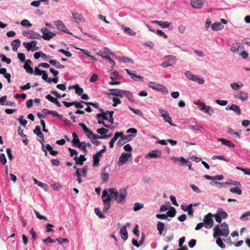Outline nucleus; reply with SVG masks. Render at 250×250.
<instances>
[{"instance_id":"obj_1","label":"nucleus","mask_w":250,"mask_h":250,"mask_svg":"<svg viewBox=\"0 0 250 250\" xmlns=\"http://www.w3.org/2000/svg\"><path fill=\"white\" fill-rule=\"evenodd\" d=\"M125 189H121L118 192L115 188H110L107 190L104 189L103 191L102 196L104 208L103 212H106L110 207V202L112 199L116 200L118 203L123 201L125 198Z\"/></svg>"},{"instance_id":"obj_2","label":"nucleus","mask_w":250,"mask_h":250,"mask_svg":"<svg viewBox=\"0 0 250 250\" xmlns=\"http://www.w3.org/2000/svg\"><path fill=\"white\" fill-rule=\"evenodd\" d=\"M213 237L217 238L220 236L227 237L229 234V228L226 222L217 225L213 228Z\"/></svg>"},{"instance_id":"obj_3","label":"nucleus","mask_w":250,"mask_h":250,"mask_svg":"<svg viewBox=\"0 0 250 250\" xmlns=\"http://www.w3.org/2000/svg\"><path fill=\"white\" fill-rule=\"evenodd\" d=\"M165 61L161 63L162 67H167V66H172L176 64V57L173 55H168L165 57Z\"/></svg>"},{"instance_id":"obj_4","label":"nucleus","mask_w":250,"mask_h":250,"mask_svg":"<svg viewBox=\"0 0 250 250\" xmlns=\"http://www.w3.org/2000/svg\"><path fill=\"white\" fill-rule=\"evenodd\" d=\"M148 86L154 90L161 91L163 93H168V90L166 87L162 84L157 83L155 82H149Z\"/></svg>"},{"instance_id":"obj_5","label":"nucleus","mask_w":250,"mask_h":250,"mask_svg":"<svg viewBox=\"0 0 250 250\" xmlns=\"http://www.w3.org/2000/svg\"><path fill=\"white\" fill-rule=\"evenodd\" d=\"M213 214L211 213H208L204 217V223L205 227L207 229H211L213 226L214 221L212 219Z\"/></svg>"},{"instance_id":"obj_6","label":"nucleus","mask_w":250,"mask_h":250,"mask_svg":"<svg viewBox=\"0 0 250 250\" xmlns=\"http://www.w3.org/2000/svg\"><path fill=\"white\" fill-rule=\"evenodd\" d=\"M41 32L42 33V38L45 40L49 41L56 36V34L51 32L48 28L43 27L41 29Z\"/></svg>"},{"instance_id":"obj_7","label":"nucleus","mask_w":250,"mask_h":250,"mask_svg":"<svg viewBox=\"0 0 250 250\" xmlns=\"http://www.w3.org/2000/svg\"><path fill=\"white\" fill-rule=\"evenodd\" d=\"M22 34L28 39H41L42 38V36L40 34L33 30L23 31Z\"/></svg>"},{"instance_id":"obj_8","label":"nucleus","mask_w":250,"mask_h":250,"mask_svg":"<svg viewBox=\"0 0 250 250\" xmlns=\"http://www.w3.org/2000/svg\"><path fill=\"white\" fill-rule=\"evenodd\" d=\"M37 44V41L33 40L31 42H24L23 45L27 49V51L31 50L32 51L37 50L39 49L38 47H36Z\"/></svg>"},{"instance_id":"obj_9","label":"nucleus","mask_w":250,"mask_h":250,"mask_svg":"<svg viewBox=\"0 0 250 250\" xmlns=\"http://www.w3.org/2000/svg\"><path fill=\"white\" fill-rule=\"evenodd\" d=\"M55 23L57 28L59 30L62 31L64 33H66L70 35H72V33L69 31V30L66 28V26L61 21H55Z\"/></svg>"},{"instance_id":"obj_10","label":"nucleus","mask_w":250,"mask_h":250,"mask_svg":"<svg viewBox=\"0 0 250 250\" xmlns=\"http://www.w3.org/2000/svg\"><path fill=\"white\" fill-rule=\"evenodd\" d=\"M199 106L201 110L210 115H212L214 113V110L211 107L206 106L203 103H201L199 104Z\"/></svg>"},{"instance_id":"obj_11","label":"nucleus","mask_w":250,"mask_h":250,"mask_svg":"<svg viewBox=\"0 0 250 250\" xmlns=\"http://www.w3.org/2000/svg\"><path fill=\"white\" fill-rule=\"evenodd\" d=\"M152 23H156L158 25L160 26L162 28H168L170 29H172V24L171 22H168L167 21H151Z\"/></svg>"},{"instance_id":"obj_12","label":"nucleus","mask_w":250,"mask_h":250,"mask_svg":"<svg viewBox=\"0 0 250 250\" xmlns=\"http://www.w3.org/2000/svg\"><path fill=\"white\" fill-rule=\"evenodd\" d=\"M218 141L221 142L222 145L227 146L230 148H234L235 146V145L232 142L224 138H219L218 139Z\"/></svg>"},{"instance_id":"obj_13","label":"nucleus","mask_w":250,"mask_h":250,"mask_svg":"<svg viewBox=\"0 0 250 250\" xmlns=\"http://www.w3.org/2000/svg\"><path fill=\"white\" fill-rule=\"evenodd\" d=\"M73 18L75 20V22H78L79 21L81 22H84V18L82 14L72 12Z\"/></svg>"},{"instance_id":"obj_14","label":"nucleus","mask_w":250,"mask_h":250,"mask_svg":"<svg viewBox=\"0 0 250 250\" xmlns=\"http://www.w3.org/2000/svg\"><path fill=\"white\" fill-rule=\"evenodd\" d=\"M148 155L150 158H160L162 156V152L158 150H154L150 151Z\"/></svg>"},{"instance_id":"obj_15","label":"nucleus","mask_w":250,"mask_h":250,"mask_svg":"<svg viewBox=\"0 0 250 250\" xmlns=\"http://www.w3.org/2000/svg\"><path fill=\"white\" fill-rule=\"evenodd\" d=\"M32 63V62L30 60H27L24 65V68L26 70V71L27 73L30 74H33L34 72L33 69L31 66H30V64Z\"/></svg>"},{"instance_id":"obj_16","label":"nucleus","mask_w":250,"mask_h":250,"mask_svg":"<svg viewBox=\"0 0 250 250\" xmlns=\"http://www.w3.org/2000/svg\"><path fill=\"white\" fill-rule=\"evenodd\" d=\"M161 116L164 118L165 122H168L171 125L176 126V125L172 123L171 117L170 116L168 112H165V114H162Z\"/></svg>"},{"instance_id":"obj_17","label":"nucleus","mask_w":250,"mask_h":250,"mask_svg":"<svg viewBox=\"0 0 250 250\" xmlns=\"http://www.w3.org/2000/svg\"><path fill=\"white\" fill-rule=\"evenodd\" d=\"M123 135V132H117L115 133L113 138L110 140L109 142V146L111 148L113 147L115 142L117 140L119 136H122Z\"/></svg>"},{"instance_id":"obj_18","label":"nucleus","mask_w":250,"mask_h":250,"mask_svg":"<svg viewBox=\"0 0 250 250\" xmlns=\"http://www.w3.org/2000/svg\"><path fill=\"white\" fill-rule=\"evenodd\" d=\"M37 136L40 138V139L39 140V141L42 144V150L45 153V155L47 156V152L44 148V145L43 143L44 142V137L43 134L41 132L40 134L37 135Z\"/></svg>"},{"instance_id":"obj_19","label":"nucleus","mask_w":250,"mask_h":250,"mask_svg":"<svg viewBox=\"0 0 250 250\" xmlns=\"http://www.w3.org/2000/svg\"><path fill=\"white\" fill-rule=\"evenodd\" d=\"M192 6L195 8H200L203 3L202 0H190Z\"/></svg>"},{"instance_id":"obj_20","label":"nucleus","mask_w":250,"mask_h":250,"mask_svg":"<svg viewBox=\"0 0 250 250\" xmlns=\"http://www.w3.org/2000/svg\"><path fill=\"white\" fill-rule=\"evenodd\" d=\"M102 156L101 154H100L99 153H96L93 156V167H97L99 165L100 162V158Z\"/></svg>"},{"instance_id":"obj_21","label":"nucleus","mask_w":250,"mask_h":250,"mask_svg":"<svg viewBox=\"0 0 250 250\" xmlns=\"http://www.w3.org/2000/svg\"><path fill=\"white\" fill-rule=\"evenodd\" d=\"M126 72L130 76L132 79H135L137 78L140 79L141 81H143V77L141 75H136L135 71H130L129 70L126 69Z\"/></svg>"},{"instance_id":"obj_22","label":"nucleus","mask_w":250,"mask_h":250,"mask_svg":"<svg viewBox=\"0 0 250 250\" xmlns=\"http://www.w3.org/2000/svg\"><path fill=\"white\" fill-rule=\"evenodd\" d=\"M74 159L76 161V164L80 165H83V161L86 160V158L83 155H81L79 158L75 156Z\"/></svg>"},{"instance_id":"obj_23","label":"nucleus","mask_w":250,"mask_h":250,"mask_svg":"<svg viewBox=\"0 0 250 250\" xmlns=\"http://www.w3.org/2000/svg\"><path fill=\"white\" fill-rule=\"evenodd\" d=\"M240 48L244 49L243 46H241L240 43H236L233 44L230 48V50L233 52H237L239 53V50Z\"/></svg>"},{"instance_id":"obj_24","label":"nucleus","mask_w":250,"mask_h":250,"mask_svg":"<svg viewBox=\"0 0 250 250\" xmlns=\"http://www.w3.org/2000/svg\"><path fill=\"white\" fill-rule=\"evenodd\" d=\"M229 109L233 111L237 115H240L241 113V110L240 109L239 106L236 104H232L229 107Z\"/></svg>"},{"instance_id":"obj_25","label":"nucleus","mask_w":250,"mask_h":250,"mask_svg":"<svg viewBox=\"0 0 250 250\" xmlns=\"http://www.w3.org/2000/svg\"><path fill=\"white\" fill-rule=\"evenodd\" d=\"M11 44L13 51H17L18 48L20 46L21 41L19 39L15 40L11 42Z\"/></svg>"},{"instance_id":"obj_26","label":"nucleus","mask_w":250,"mask_h":250,"mask_svg":"<svg viewBox=\"0 0 250 250\" xmlns=\"http://www.w3.org/2000/svg\"><path fill=\"white\" fill-rule=\"evenodd\" d=\"M49 62L52 65L55 66L58 69L63 68L64 66L61 64L60 63L56 60H50L49 61Z\"/></svg>"},{"instance_id":"obj_27","label":"nucleus","mask_w":250,"mask_h":250,"mask_svg":"<svg viewBox=\"0 0 250 250\" xmlns=\"http://www.w3.org/2000/svg\"><path fill=\"white\" fill-rule=\"evenodd\" d=\"M223 25L220 22H214L211 25V29L214 31L221 30L223 28Z\"/></svg>"},{"instance_id":"obj_28","label":"nucleus","mask_w":250,"mask_h":250,"mask_svg":"<svg viewBox=\"0 0 250 250\" xmlns=\"http://www.w3.org/2000/svg\"><path fill=\"white\" fill-rule=\"evenodd\" d=\"M230 86L233 89L237 90L242 87L243 86V84L242 82H239L238 83H231Z\"/></svg>"},{"instance_id":"obj_29","label":"nucleus","mask_w":250,"mask_h":250,"mask_svg":"<svg viewBox=\"0 0 250 250\" xmlns=\"http://www.w3.org/2000/svg\"><path fill=\"white\" fill-rule=\"evenodd\" d=\"M217 213L222 219H226L228 217V215L225 211H223L222 208H219L217 210Z\"/></svg>"},{"instance_id":"obj_30","label":"nucleus","mask_w":250,"mask_h":250,"mask_svg":"<svg viewBox=\"0 0 250 250\" xmlns=\"http://www.w3.org/2000/svg\"><path fill=\"white\" fill-rule=\"evenodd\" d=\"M210 184L212 186L215 185L217 187H218L219 188L225 187L226 185H228V182L222 183V182H217V181L211 182L210 183Z\"/></svg>"},{"instance_id":"obj_31","label":"nucleus","mask_w":250,"mask_h":250,"mask_svg":"<svg viewBox=\"0 0 250 250\" xmlns=\"http://www.w3.org/2000/svg\"><path fill=\"white\" fill-rule=\"evenodd\" d=\"M190 80L197 82L198 83L201 84L204 83L205 80L203 78H200L197 76L193 75Z\"/></svg>"},{"instance_id":"obj_32","label":"nucleus","mask_w":250,"mask_h":250,"mask_svg":"<svg viewBox=\"0 0 250 250\" xmlns=\"http://www.w3.org/2000/svg\"><path fill=\"white\" fill-rule=\"evenodd\" d=\"M237 97L243 101H245L248 99V94L243 91H241L238 94Z\"/></svg>"},{"instance_id":"obj_33","label":"nucleus","mask_w":250,"mask_h":250,"mask_svg":"<svg viewBox=\"0 0 250 250\" xmlns=\"http://www.w3.org/2000/svg\"><path fill=\"white\" fill-rule=\"evenodd\" d=\"M73 89H75V93L80 96L82 95V93L83 92V89L80 87L78 84L73 85Z\"/></svg>"},{"instance_id":"obj_34","label":"nucleus","mask_w":250,"mask_h":250,"mask_svg":"<svg viewBox=\"0 0 250 250\" xmlns=\"http://www.w3.org/2000/svg\"><path fill=\"white\" fill-rule=\"evenodd\" d=\"M157 229L160 234H162L165 229V224L164 223L159 221L157 224Z\"/></svg>"},{"instance_id":"obj_35","label":"nucleus","mask_w":250,"mask_h":250,"mask_svg":"<svg viewBox=\"0 0 250 250\" xmlns=\"http://www.w3.org/2000/svg\"><path fill=\"white\" fill-rule=\"evenodd\" d=\"M176 213V209L173 207H170V209L167 212V217H173Z\"/></svg>"},{"instance_id":"obj_36","label":"nucleus","mask_w":250,"mask_h":250,"mask_svg":"<svg viewBox=\"0 0 250 250\" xmlns=\"http://www.w3.org/2000/svg\"><path fill=\"white\" fill-rule=\"evenodd\" d=\"M125 163V152L122 153L121 156L119 158L118 161L117 165L120 167L123 166Z\"/></svg>"},{"instance_id":"obj_37","label":"nucleus","mask_w":250,"mask_h":250,"mask_svg":"<svg viewBox=\"0 0 250 250\" xmlns=\"http://www.w3.org/2000/svg\"><path fill=\"white\" fill-rule=\"evenodd\" d=\"M227 132L230 135H235L237 136L238 138H240V134L241 132V130L239 131H234L232 128H228L227 130Z\"/></svg>"},{"instance_id":"obj_38","label":"nucleus","mask_w":250,"mask_h":250,"mask_svg":"<svg viewBox=\"0 0 250 250\" xmlns=\"http://www.w3.org/2000/svg\"><path fill=\"white\" fill-rule=\"evenodd\" d=\"M229 191L232 193H236L238 195H241L242 193L241 189L239 187L232 188L229 189Z\"/></svg>"},{"instance_id":"obj_39","label":"nucleus","mask_w":250,"mask_h":250,"mask_svg":"<svg viewBox=\"0 0 250 250\" xmlns=\"http://www.w3.org/2000/svg\"><path fill=\"white\" fill-rule=\"evenodd\" d=\"M172 160L174 162H181L183 164H186V163H187L188 160H186L184 157H181L180 158H178L176 157H172Z\"/></svg>"},{"instance_id":"obj_40","label":"nucleus","mask_w":250,"mask_h":250,"mask_svg":"<svg viewBox=\"0 0 250 250\" xmlns=\"http://www.w3.org/2000/svg\"><path fill=\"white\" fill-rule=\"evenodd\" d=\"M97 54L101 56L103 58L105 59L106 60L110 59V56L106 52L104 51H99Z\"/></svg>"},{"instance_id":"obj_41","label":"nucleus","mask_w":250,"mask_h":250,"mask_svg":"<svg viewBox=\"0 0 250 250\" xmlns=\"http://www.w3.org/2000/svg\"><path fill=\"white\" fill-rule=\"evenodd\" d=\"M72 143L73 145L75 146H77L78 147H82V142H80L79 138H78V139H73Z\"/></svg>"},{"instance_id":"obj_42","label":"nucleus","mask_w":250,"mask_h":250,"mask_svg":"<svg viewBox=\"0 0 250 250\" xmlns=\"http://www.w3.org/2000/svg\"><path fill=\"white\" fill-rule=\"evenodd\" d=\"M105 170V168H104L103 170V172L102 173L101 176L102 178V180L103 182H106L109 178V174L107 173H104V172Z\"/></svg>"},{"instance_id":"obj_43","label":"nucleus","mask_w":250,"mask_h":250,"mask_svg":"<svg viewBox=\"0 0 250 250\" xmlns=\"http://www.w3.org/2000/svg\"><path fill=\"white\" fill-rule=\"evenodd\" d=\"M192 204H190L189 205L187 208V209H185L183 208V206H182V208L183 210H184L185 211L186 210H187L188 212V214L189 215H193V210L192 208Z\"/></svg>"},{"instance_id":"obj_44","label":"nucleus","mask_w":250,"mask_h":250,"mask_svg":"<svg viewBox=\"0 0 250 250\" xmlns=\"http://www.w3.org/2000/svg\"><path fill=\"white\" fill-rule=\"evenodd\" d=\"M33 180H34V183L38 185V186H40V187H42V188H43L44 189L45 188H47V186L46 184H44V183H42V182L37 180L36 178H33Z\"/></svg>"},{"instance_id":"obj_45","label":"nucleus","mask_w":250,"mask_h":250,"mask_svg":"<svg viewBox=\"0 0 250 250\" xmlns=\"http://www.w3.org/2000/svg\"><path fill=\"white\" fill-rule=\"evenodd\" d=\"M144 208L143 204H140L139 203H136L134 204L133 210L137 211Z\"/></svg>"},{"instance_id":"obj_46","label":"nucleus","mask_w":250,"mask_h":250,"mask_svg":"<svg viewBox=\"0 0 250 250\" xmlns=\"http://www.w3.org/2000/svg\"><path fill=\"white\" fill-rule=\"evenodd\" d=\"M0 57L1 58V61L3 62H5L7 64H10L11 62V59L6 58L5 55L3 54H0Z\"/></svg>"},{"instance_id":"obj_47","label":"nucleus","mask_w":250,"mask_h":250,"mask_svg":"<svg viewBox=\"0 0 250 250\" xmlns=\"http://www.w3.org/2000/svg\"><path fill=\"white\" fill-rule=\"evenodd\" d=\"M80 169L77 168V170L75 172V176L77 177V181L79 183H81L82 182V179L81 178V174L80 172Z\"/></svg>"},{"instance_id":"obj_48","label":"nucleus","mask_w":250,"mask_h":250,"mask_svg":"<svg viewBox=\"0 0 250 250\" xmlns=\"http://www.w3.org/2000/svg\"><path fill=\"white\" fill-rule=\"evenodd\" d=\"M94 212L95 214L100 218H105V216L101 212L100 209L99 208H95L94 209Z\"/></svg>"},{"instance_id":"obj_49","label":"nucleus","mask_w":250,"mask_h":250,"mask_svg":"<svg viewBox=\"0 0 250 250\" xmlns=\"http://www.w3.org/2000/svg\"><path fill=\"white\" fill-rule=\"evenodd\" d=\"M110 92L108 94V95L119 96L120 95L121 91L118 89H110Z\"/></svg>"},{"instance_id":"obj_50","label":"nucleus","mask_w":250,"mask_h":250,"mask_svg":"<svg viewBox=\"0 0 250 250\" xmlns=\"http://www.w3.org/2000/svg\"><path fill=\"white\" fill-rule=\"evenodd\" d=\"M97 132L99 134L103 135H104V134L108 133V130L103 127V128H100L97 129Z\"/></svg>"},{"instance_id":"obj_51","label":"nucleus","mask_w":250,"mask_h":250,"mask_svg":"<svg viewBox=\"0 0 250 250\" xmlns=\"http://www.w3.org/2000/svg\"><path fill=\"white\" fill-rule=\"evenodd\" d=\"M216 244L221 248H225V245L223 242L222 239L219 238V237H217L216 239Z\"/></svg>"},{"instance_id":"obj_52","label":"nucleus","mask_w":250,"mask_h":250,"mask_svg":"<svg viewBox=\"0 0 250 250\" xmlns=\"http://www.w3.org/2000/svg\"><path fill=\"white\" fill-rule=\"evenodd\" d=\"M34 213H35V214H36V217H37L38 219H41V220H42H42H44L46 221H48L47 218V217H45V216H43V215H41V214L39 213V212L38 211H37V210H34Z\"/></svg>"},{"instance_id":"obj_53","label":"nucleus","mask_w":250,"mask_h":250,"mask_svg":"<svg viewBox=\"0 0 250 250\" xmlns=\"http://www.w3.org/2000/svg\"><path fill=\"white\" fill-rule=\"evenodd\" d=\"M21 24V25L25 27H31L32 26V24L30 23L29 21L27 20H22Z\"/></svg>"},{"instance_id":"obj_54","label":"nucleus","mask_w":250,"mask_h":250,"mask_svg":"<svg viewBox=\"0 0 250 250\" xmlns=\"http://www.w3.org/2000/svg\"><path fill=\"white\" fill-rule=\"evenodd\" d=\"M58 51L63 54L65 56H66L67 57H71L72 56V54L71 52L68 51H65L63 49H60L58 50Z\"/></svg>"},{"instance_id":"obj_55","label":"nucleus","mask_w":250,"mask_h":250,"mask_svg":"<svg viewBox=\"0 0 250 250\" xmlns=\"http://www.w3.org/2000/svg\"><path fill=\"white\" fill-rule=\"evenodd\" d=\"M0 162L3 165H5L7 162V160L5 154L3 153H1L0 154Z\"/></svg>"},{"instance_id":"obj_56","label":"nucleus","mask_w":250,"mask_h":250,"mask_svg":"<svg viewBox=\"0 0 250 250\" xmlns=\"http://www.w3.org/2000/svg\"><path fill=\"white\" fill-rule=\"evenodd\" d=\"M128 108L136 115H142V112L140 109H134L132 107L129 106Z\"/></svg>"},{"instance_id":"obj_57","label":"nucleus","mask_w":250,"mask_h":250,"mask_svg":"<svg viewBox=\"0 0 250 250\" xmlns=\"http://www.w3.org/2000/svg\"><path fill=\"white\" fill-rule=\"evenodd\" d=\"M137 135V134H130L126 135V142H129L134 138Z\"/></svg>"},{"instance_id":"obj_58","label":"nucleus","mask_w":250,"mask_h":250,"mask_svg":"<svg viewBox=\"0 0 250 250\" xmlns=\"http://www.w3.org/2000/svg\"><path fill=\"white\" fill-rule=\"evenodd\" d=\"M97 119L102 118V120H108V117L105 115L104 113H98L96 115Z\"/></svg>"},{"instance_id":"obj_59","label":"nucleus","mask_w":250,"mask_h":250,"mask_svg":"<svg viewBox=\"0 0 250 250\" xmlns=\"http://www.w3.org/2000/svg\"><path fill=\"white\" fill-rule=\"evenodd\" d=\"M190 187L194 192L197 193H200L201 192V190L194 184H191Z\"/></svg>"},{"instance_id":"obj_60","label":"nucleus","mask_w":250,"mask_h":250,"mask_svg":"<svg viewBox=\"0 0 250 250\" xmlns=\"http://www.w3.org/2000/svg\"><path fill=\"white\" fill-rule=\"evenodd\" d=\"M239 55L241 56L243 59H246L248 58V53L245 50H243L241 53H238Z\"/></svg>"},{"instance_id":"obj_61","label":"nucleus","mask_w":250,"mask_h":250,"mask_svg":"<svg viewBox=\"0 0 250 250\" xmlns=\"http://www.w3.org/2000/svg\"><path fill=\"white\" fill-rule=\"evenodd\" d=\"M120 234L121 236V238L125 240V226H123L120 229Z\"/></svg>"},{"instance_id":"obj_62","label":"nucleus","mask_w":250,"mask_h":250,"mask_svg":"<svg viewBox=\"0 0 250 250\" xmlns=\"http://www.w3.org/2000/svg\"><path fill=\"white\" fill-rule=\"evenodd\" d=\"M23 116H21L19 118V121L22 125L25 126L27 123V121L26 120H23Z\"/></svg>"},{"instance_id":"obj_63","label":"nucleus","mask_w":250,"mask_h":250,"mask_svg":"<svg viewBox=\"0 0 250 250\" xmlns=\"http://www.w3.org/2000/svg\"><path fill=\"white\" fill-rule=\"evenodd\" d=\"M215 102L217 104L222 106L226 105L228 104V101L226 100H216Z\"/></svg>"},{"instance_id":"obj_64","label":"nucleus","mask_w":250,"mask_h":250,"mask_svg":"<svg viewBox=\"0 0 250 250\" xmlns=\"http://www.w3.org/2000/svg\"><path fill=\"white\" fill-rule=\"evenodd\" d=\"M79 125L81 126L83 129V130L84 133H85L86 132H88L89 129L86 127L85 125L83 123H79Z\"/></svg>"}]
</instances>
